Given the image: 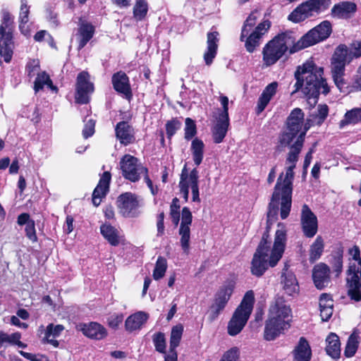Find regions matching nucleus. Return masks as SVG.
Here are the masks:
<instances>
[{
  "mask_svg": "<svg viewBox=\"0 0 361 361\" xmlns=\"http://www.w3.org/2000/svg\"><path fill=\"white\" fill-rule=\"evenodd\" d=\"M309 126H304V113L300 108L293 109L286 122V128L279 135V147H289L287 154L285 177L281 173L274 187L273 201H276L281 196L282 216H287L290 207V196L293 192V170L298 161L299 154L303 147L305 137Z\"/></svg>",
  "mask_w": 361,
  "mask_h": 361,
  "instance_id": "f257e3e1",
  "label": "nucleus"
},
{
  "mask_svg": "<svg viewBox=\"0 0 361 361\" xmlns=\"http://www.w3.org/2000/svg\"><path fill=\"white\" fill-rule=\"evenodd\" d=\"M323 68L317 67L313 61H307L302 66H298L295 73L296 82L294 92L302 90L309 99L317 102L319 94H327L329 87L326 80L322 78Z\"/></svg>",
  "mask_w": 361,
  "mask_h": 361,
  "instance_id": "f03ea898",
  "label": "nucleus"
},
{
  "mask_svg": "<svg viewBox=\"0 0 361 361\" xmlns=\"http://www.w3.org/2000/svg\"><path fill=\"white\" fill-rule=\"evenodd\" d=\"M286 242V231L282 228L277 229L273 248L271 252L261 251L257 248L251 262L250 271L252 275L262 276L269 266L274 267L282 257Z\"/></svg>",
  "mask_w": 361,
  "mask_h": 361,
  "instance_id": "7ed1b4c3",
  "label": "nucleus"
},
{
  "mask_svg": "<svg viewBox=\"0 0 361 361\" xmlns=\"http://www.w3.org/2000/svg\"><path fill=\"white\" fill-rule=\"evenodd\" d=\"M292 311L281 296H276L270 305L269 319L264 328V338L273 341L290 327Z\"/></svg>",
  "mask_w": 361,
  "mask_h": 361,
  "instance_id": "20e7f679",
  "label": "nucleus"
},
{
  "mask_svg": "<svg viewBox=\"0 0 361 361\" xmlns=\"http://www.w3.org/2000/svg\"><path fill=\"white\" fill-rule=\"evenodd\" d=\"M258 10L253 11L247 18L242 27L240 40L245 42V47L249 53H253L257 47L260 45L262 36L269 30L271 23L266 20L256 25L257 20L259 17Z\"/></svg>",
  "mask_w": 361,
  "mask_h": 361,
  "instance_id": "39448f33",
  "label": "nucleus"
},
{
  "mask_svg": "<svg viewBox=\"0 0 361 361\" xmlns=\"http://www.w3.org/2000/svg\"><path fill=\"white\" fill-rule=\"evenodd\" d=\"M351 259L347 270L348 293L352 300H361V257L358 246L354 245L348 250Z\"/></svg>",
  "mask_w": 361,
  "mask_h": 361,
  "instance_id": "423d86ee",
  "label": "nucleus"
},
{
  "mask_svg": "<svg viewBox=\"0 0 361 361\" xmlns=\"http://www.w3.org/2000/svg\"><path fill=\"white\" fill-rule=\"evenodd\" d=\"M254 302V293L252 290H248L228 322V333L229 335L236 336L242 331L252 311Z\"/></svg>",
  "mask_w": 361,
  "mask_h": 361,
  "instance_id": "0eeeda50",
  "label": "nucleus"
},
{
  "mask_svg": "<svg viewBox=\"0 0 361 361\" xmlns=\"http://www.w3.org/2000/svg\"><path fill=\"white\" fill-rule=\"evenodd\" d=\"M14 17L6 10L1 11V24L0 25V56L8 63L13 56L14 44L13 31L14 30Z\"/></svg>",
  "mask_w": 361,
  "mask_h": 361,
  "instance_id": "6e6552de",
  "label": "nucleus"
},
{
  "mask_svg": "<svg viewBox=\"0 0 361 361\" xmlns=\"http://www.w3.org/2000/svg\"><path fill=\"white\" fill-rule=\"evenodd\" d=\"M332 32L331 24L329 20H324L319 25L310 30L293 46L290 52L315 44L327 39Z\"/></svg>",
  "mask_w": 361,
  "mask_h": 361,
  "instance_id": "1a4fd4ad",
  "label": "nucleus"
},
{
  "mask_svg": "<svg viewBox=\"0 0 361 361\" xmlns=\"http://www.w3.org/2000/svg\"><path fill=\"white\" fill-rule=\"evenodd\" d=\"M288 35L282 33L269 41L263 49V61L267 66L274 64L288 50Z\"/></svg>",
  "mask_w": 361,
  "mask_h": 361,
  "instance_id": "9d476101",
  "label": "nucleus"
},
{
  "mask_svg": "<svg viewBox=\"0 0 361 361\" xmlns=\"http://www.w3.org/2000/svg\"><path fill=\"white\" fill-rule=\"evenodd\" d=\"M120 169L123 178L133 183L138 182L142 173L148 172L137 158L130 154H125L119 161Z\"/></svg>",
  "mask_w": 361,
  "mask_h": 361,
  "instance_id": "9b49d317",
  "label": "nucleus"
},
{
  "mask_svg": "<svg viewBox=\"0 0 361 361\" xmlns=\"http://www.w3.org/2000/svg\"><path fill=\"white\" fill-rule=\"evenodd\" d=\"M273 197L274 193L272 194L271 201L269 204V208H268V212H267V231H265L263 234L262 238L257 247V248H261V251L268 252H271V250H270V245L271 241L268 240L269 238V228L270 226H271L276 220L277 216L279 211V205H281L280 207V216L282 219H286L290 212V209L288 210V213L287 216H282L281 215V211H282V204H283V199L281 196H280V198L277 200L276 201H273ZM292 204V195L290 196V205ZM290 209H291V206L290 207Z\"/></svg>",
  "mask_w": 361,
  "mask_h": 361,
  "instance_id": "f8f14e48",
  "label": "nucleus"
},
{
  "mask_svg": "<svg viewBox=\"0 0 361 361\" xmlns=\"http://www.w3.org/2000/svg\"><path fill=\"white\" fill-rule=\"evenodd\" d=\"M325 1H303L288 16V20L300 23L310 16L319 13L325 8Z\"/></svg>",
  "mask_w": 361,
  "mask_h": 361,
  "instance_id": "ddd939ff",
  "label": "nucleus"
},
{
  "mask_svg": "<svg viewBox=\"0 0 361 361\" xmlns=\"http://www.w3.org/2000/svg\"><path fill=\"white\" fill-rule=\"evenodd\" d=\"M90 75L87 71L80 72L76 80L75 100L78 104H87L90 94L94 92V85L90 81Z\"/></svg>",
  "mask_w": 361,
  "mask_h": 361,
  "instance_id": "4468645a",
  "label": "nucleus"
},
{
  "mask_svg": "<svg viewBox=\"0 0 361 361\" xmlns=\"http://www.w3.org/2000/svg\"><path fill=\"white\" fill-rule=\"evenodd\" d=\"M233 285L228 283L222 286L214 295V303L211 306L209 318L215 320L220 312L225 308L233 291Z\"/></svg>",
  "mask_w": 361,
  "mask_h": 361,
  "instance_id": "2eb2a0df",
  "label": "nucleus"
},
{
  "mask_svg": "<svg viewBox=\"0 0 361 361\" xmlns=\"http://www.w3.org/2000/svg\"><path fill=\"white\" fill-rule=\"evenodd\" d=\"M300 224L302 233L306 238H312L317 234L318 231L317 217L306 204L302 207Z\"/></svg>",
  "mask_w": 361,
  "mask_h": 361,
  "instance_id": "dca6fc26",
  "label": "nucleus"
},
{
  "mask_svg": "<svg viewBox=\"0 0 361 361\" xmlns=\"http://www.w3.org/2000/svg\"><path fill=\"white\" fill-rule=\"evenodd\" d=\"M192 216L189 208L185 207L182 209L181 223L179 228L180 235V245L185 254L189 253L190 250V226L192 224Z\"/></svg>",
  "mask_w": 361,
  "mask_h": 361,
  "instance_id": "f3484780",
  "label": "nucleus"
},
{
  "mask_svg": "<svg viewBox=\"0 0 361 361\" xmlns=\"http://www.w3.org/2000/svg\"><path fill=\"white\" fill-rule=\"evenodd\" d=\"M117 204L123 215L128 217L134 216L139 207L137 197L130 192L121 195L118 197Z\"/></svg>",
  "mask_w": 361,
  "mask_h": 361,
  "instance_id": "a211bd4d",
  "label": "nucleus"
},
{
  "mask_svg": "<svg viewBox=\"0 0 361 361\" xmlns=\"http://www.w3.org/2000/svg\"><path fill=\"white\" fill-rule=\"evenodd\" d=\"M111 83L115 91L124 98L130 99L132 97L129 78L126 73L123 71L115 73L111 77Z\"/></svg>",
  "mask_w": 361,
  "mask_h": 361,
  "instance_id": "6ab92c4d",
  "label": "nucleus"
},
{
  "mask_svg": "<svg viewBox=\"0 0 361 361\" xmlns=\"http://www.w3.org/2000/svg\"><path fill=\"white\" fill-rule=\"evenodd\" d=\"M312 279L317 288L327 287L331 283L329 267L323 262L316 264L312 269Z\"/></svg>",
  "mask_w": 361,
  "mask_h": 361,
  "instance_id": "aec40b11",
  "label": "nucleus"
},
{
  "mask_svg": "<svg viewBox=\"0 0 361 361\" xmlns=\"http://www.w3.org/2000/svg\"><path fill=\"white\" fill-rule=\"evenodd\" d=\"M116 137L120 143L127 146L135 141L134 128L127 121H120L115 127Z\"/></svg>",
  "mask_w": 361,
  "mask_h": 361,
  "instance_id": "412c9836",
  "label": "nucleus"
},
{
  "mask_svg": "<svg viewBox=\"0 0 361 361\" xmlns=\"http://www.w3.org/2000/svg\"><path fill=\"white\" fill-rule=\"evenodd\" d=\"M78 25V49H82L92 38L95 28L90 23L83 20L82 18H79Z\"/></svg>",
  "mask_w": 361,
  "mask_h": 361,
  "instance_id": "4be33fe9",
  "label": "nucleus"
},
{
  "mask_svg": "<svg viewBox=\"0 0 361 361\" xmlns=\"http://www.w3.org/2000/svg\"><path fill=\"white\" fill-rule=\"evenodd\" d=\"M199 184V171L197 168H194L189 171L185 164L181 171L180 175V181L178 187L185 188L190 189L192 186Z\"/></svg>",
  "mask_w": 361,
  "mask_h": 361,
  "instance_id": "5701e85b",
  "label": "nucleus"
},
{
  "mask_svg": "<svg viewBox=\"0 0 361 361\" xmlns=\"http://www.w3.org/2000/svg\"><path fill=\"white\" fill-rule=\"evenodd\" d=\"M219 32H209L207 33V50L204 54V60L207 66H210L214 59L216 57L218 49L219 42Z\"/></svg>",
  "mask_w": 361,
  "mask_h": 361,
  "instance_id": "b1692460",
  "label": "nucleus"
},
{
  "mask_svg": "<svg viewBox=\"0 0 361 361\" xmlns=\"http://www.w3.org/2000/svg\"><path fill=\"white\" fill-rule=\"evenodd\" d=\"M278 86L277 82H272L264 88L257 101L256 108L257 114H261L264 110L272 97L276 94Z\"/></svg>",
  "mask_w": 361,
  "mask_h": 361,
  "instance_id": "393cba45",
  "label": "nucleus"
},
{
  "mask_svg": "<svg viewBox=\"0 0 361 361\" xmlns=\"http://www.w3.org/2000/svg\"><path fill=\"white\" fill-rule=\"evenodd\" d=\"M294 361H310L312 357L310 345L304 337H300L298 343L293 350Z\"/></svg>",
  "mask_w": 361,
  "mask_h": 361,
  "instance_id": "a878e982",
  "label": "nucleus"
},
{
  "mask_svg": "<svg viewBox=\"0 0 361 361\" xmlns=\"http://www.w3.org/2000/svg\"><path fill=\"white\" fill-rule=\"evenodd\" d=\"M81 331L87 337L95 340H102L107 335L106 329L97 322L83 324L81 326Z\"/></svg>",
  "mask_w": 361,
  "mask_h": 361,
  "instance_id": "bb28decb",
  "label": "nucleus"
},
{
  "mask_svg": "<svg viewBox=\"0 0 361 361\" xmlns=\"http://www.w3.org/2000/svg\"><path fill=\"white\" fill-rule=\"evenodd\" d=\"M149 314L145 312L139 311L129 316L125 322L126 331L132 332L139 330L147 322Z\"/></svg>",
  "mask_w": 361,
  "mask_h": 361,
  "instance_id": "cd10ccee",
  "label": "nucleus"
},
{
  "mask_svg": "<svg viewBox=\"0 0 361 361\" xmlns=\"http://www.w3.org/2000/svg\"><path fill=\"white\" fill-rule=\"evenodd\" d=\"M283 288L286 294L293 296L297 294L299 290L298 283L295 274L291 271H283L281 275Z\"/></svg>",
  "mask_w": 361,
  "mask_h": 361,
  "instance_id": "c85d7f7f",
  "label": "nucleus"
},
{
  "mask_svg": "<svg viewBox=\"0 0 361 361\" xmlns=\"http://www.w3.org/2000/svg\"><path fill=\"white\" fill-rule=\"evenodd\" d=\"M356 11V5L352 1H341L334 5L332 8L331 13L334 17L338 18H348L351 13Z\"/></svg>",
  "mask_w": 361,
  "mask_h": 361,
  "instance_id": "c756f323",
  "label": "nucleus"
},
{
  "mask_svg": "<svg viewBox=\"0 0 361 361\" xmlns=\"http://www.w3.org/2000/svg\"><path fill=\"white\" fill-rule=\"evenodd\" d=\"M345 66L346 65L344 64V63L331 59V68L332 78L336 85L340 90L344 87L345 84L343 79Z\"/></svg>",
  "mask_w": 361,
  "mask_h": 361,
  "instance_id": "7c9ffc66",
  "label": "nucleus"
},
{
  "mask_svg": "<svg viewBox=\"0 0 361 361\" xmlns=\"http://www.w3.org/2000/svg\"><path fill=\"white\" fill-rule=\"evenodd\" d=\"M326 342V353L334 359L339 358L341 355V343L338 336L334 333H331L327 336Z\"/></svg>",
  "mask_w": 361,
  "mask_h": 361,
  "instance_id": "2f4dec72",
  "label": "nucleus"
},
{
  "mask_svg": "<svg viewBox=\"0 0 361 361\" xmlns=\"http://www.w3.org/2000/svg\"><path fill=\"white\" fill-rule=\"evenodd\" d=\"M229 126V120H221L219 118H216V123L212 130V137L214 142L216 144L223 142L226 135Z\"/></svg>",
  "mask_w": 361,
  "mask_h": 361,
  "instance_id": "473e14b6",
  "label": "nucleus"
},
{
  "mask_svg": "<svg viewBox=\"0 0 361 361\" xmlns=\"http://www.w3.org/2000/svg\"><path fill=\"white\" fill-rule=\"evenodd\" d=\"M324 250V240L321 235L317 236L310 247L309 261L314 263L320 259Z\"/></svg>",
  "mask_w": 361,
  "mask_h": 361,
  "instance_id": "72a5a7b5",
  "label": "nucleus"
},
{
  "mask_svg": "<svg viewBox=\"0 0 361 361\" xmlns=\"http://www.w3.org/2000/svg\"><path fill=\"white\" fill-rule=\"evenodd\" d=\"M343 247H339L336 250H334L331 255L329 263L331 264L332 271L338 277L343 271Z\"/></svg>",
  "mask_w": 361,
  "mask_h": 361,
  "instance_id": "f704fd0d",
  "label": "nucleus"
},
{
  "mask_svg": "<svg viewBox=\"0 0 361 361\" xmlns=\"http://www.w3.org/2000/svg\"><path fill=\"white\" fill-rule=\"evenodd\" d=\"M100 231L104 238L113 246H117L119 243L118 231L110 224H104L100 227Z\"/></svg>",
  "mask_w": 361,
  "mask_h": 361,
  "instance_id": "c9c22d12",
  "label": "nucleus"
},
{
  "mask_svg": "<svg viewBox=\"0 0 361 361\" xmlns=\"http://www.w3.org/2000/svg\"><path fill=\"white\" fill-rule=\"evenodd\" d=\"M190 149L195 166H200L204 158V144L203 141L195 137L192 141Z\"/></svg>",
  "mask_w": 361,
  "mask_h": 361,
  "instance_id": "e433bc0d",
  "label": "nucleus"
},
{
  "mask_svg": "<svg viewBox=\"0 0 361 361\" xmlns=\"http://www.w3.org/2000/svg\"><path fill=\"white\" fill-rule=\"evenodd\" d=\"M361 122V108H354L348 111L339 123L340 128L348 125H355Z\"/></svg>",
  "mask_w": 361,
  "mask_h": 361,
  "instance_id": "4c0bfd02",
  "label": "nucleus"
},
{
  "mask_svg": "<svg viewBox=\"0 0 361 361\" xmlns=\"http://www.w3.org/2000/svg\"><path fill=\"white\" fill-rule=\"evenodd\" d=\"M353 59L349 48L345 44H340L336 49L331 58V59L344 63L345 65L349 63Z\"/></svg>",
  "mask_w": 361,
  "mask_h": 361,
  "instance_id": "58836bf2",
  "label": "nucleus"
},
{
  "mask_svg": "<svg viewBox=\"0 0 361 361\" xmlns=\"http://www.w3.org/2000/svg\"><path fill=\"white\" fill-rule=\"evenodd\" d=\"M44 85H47L51 90H56V87L53 85L49 75L45 71H43L41 73H39L37 75L34 82L35 92L37 93L39 90H42Z\"/></svg>",
  "mask_w": 361,
  "mask_h": 361,
  "instance_id": "ea45409f",
  "label": "nucleus"
},
{
  "mask_svg": "<svg viewBox=\"0 0 361 361\" xmlns=\"http://www.w3.org/2000/svg\"><path fill=\"white\" fill-rule=\"evenodd\" d=\"M183 332V327L180 324L176 325L172 328L170 337V351H176V348L180 344Z\"/></svg>",
  "mask_w": 361,
  "mask_h": 361,
  "instance_id": "a19ab883",
  "label": "nucleus"
},
{
  "mask_svg": "<svg viewBox=\"0 0 361 361\" xmlns=\"http://www.w3.org/2000/svg\"><path fill=\"white\" fill-rule=\"evenodd\" d=\"M149 6L147 1H136L133 7V17L137 21L145 19L148 12Z\"/></svg>",
  "mask_w": 361,
  "mask_h": 361,
  "instance_id": "79ce46f5",
  "label": "nucleus"
},
{
  "mask_svg": "<svg viewBox=\"0 0 361 361\" xmlns=\"http://www.w3.org/2000/svg\"><path fill=\"white\" fill-rule=\"evenodd\" d=\"M167 269L166 259L162 257H159L153 271V278L154 280H159L164 277Z\"/></svg>",
  "mask_w": 361,
  "mask_h": 361,
  "instance_id": "37998d69",
  "label": "nucleus"
},
{
  "mask_svg": "<svg viewBox=\"0 0 361 361\" xmlns=\"http://www.w3.org/2000/svg\"><path fill=\"white\" fill-rule=\"evenodd\" d=\"M358 348L357 336L355 334H351L348 340L346 346L344 350V355L346 357H353Z\"/></svg>",
  "mask_w": 361,
  "mask_h": 361,
  "instance_id": "c03bdc74",
  "label": "nucleus"
},
{
  "mask_svg": "<svg viewBox=\"0 0 361 361\" xmlns=\"http://www.w3.org/2000/svg\"><path fill=\"white\" fill-rule=\"evenodd\" d=\"M184 138L186 140H192L197 134V126L194 120L186 118L185 120Z\"/></svg>",
  "mask_w": 361,
  "mask_h": 361,
  "instance_id": "a18cd8bd",
  "label": "nucleus"
},
{
  "mask_svg": "<svg viewBox=\"0 0 361 361\" xmlns=\"http://www.w3.org/2000/svg\"><path fill=\"white\" fill-rule=\"evenodd\" d=\"M40 71L39 61L38 59H30L25 66V74L32 79L37 75Z\"/></svg>",
  "mask_w": 361,
  "mask_h": 361,
  "instance_id": "49530a36",
  "label": "nucleus"
},
{
  "mask_svg": "<svg viewBox=\"0 0 361 361\" xmlns=\"http://www.w3.org/2000/svg\"><path fill=\"white\" fill-rule=\"evenodd\" d=\"M152 341L156 350L160 353L166 354V338L164 334L161 332L154 334Z\"/></svg>",
  "mask_w": 361,
  "mask_h": 361,
  "instance_id": "de8ad7c7",
  "label": "nucleus"
},
{
  "mask_svg": "<svg viewBox=\"0 0 361 361\" xmlns=\"http://www.w3.org/2000/svg\"><path fill=\"white\" fill-rule=\"evenodd\" d=\"M111 173L109 171H105L102 175L97 186L95 188V193H97L99 190L103 191L107 193L109 188V183L111 181Z\"/></svg>",
  "mask_w": 361,
  "mask_h": 361,
  "instance_id": "09e8293b",
  "label": "nucleus"
},
{
  "mask_svg": "<svg viewBox=\"0 0 361 361\" xmlns=\"http://www.w3.org/2000/svg\"><path fill=\"white\" fill-rule=\"evenodd\" d=\"M182 123L178 118H173L166 123V132L169 139H171L178 130L181 128Z\"/></svg>",
  "mask_w": 361,
  "mask_h": 361,
  "instance_id": "8fccbe9b",
  "label": "nucleus"
},
{
  "mask_svg": "<svg viewBox=\"0 0 361 361\" xmlns=\"http://www.w3.org/2000/svg\"><path fill=\"white\" fill-rule=\"evenodd\" d=\"M329 114V107L326 104H319L317 106V110L315 114H312V116L315 118V122L317 125H321L326 118L327 117Z\"/></svg>",
  "mask_w": 361,
  "mask_h": 361,
  "instance_id": "3c124183",
  "label": "nucleus"
},
{
  "mask_svg": "<svg viewBox=\"0 0 361 361\" xmlns=\"http://www.w3.org/2000/svg\"><path fill=\"white\" fill-rule=\"evenodd\" d=\"M14 338V333L8 334L0 330V354L4 352L7 347L12 345Z\"/></svg>",
  "mask_w": 361,
  "mask_h": 361,
  "instance_id": "603ef678",
  "label": "nucleus"
},
{
  "mask_svg": "<svg viewBox=\"0 0 361 361\" xmlns=\"http://www.w3.org/2000/svg\"><path fill=\"white\" fill-rule=\"evenodd\" d=\"M240 356V350L233 347L224 353L220 361H238Z\"/></svg>",
  "mask_w": 361,
  "mask_h": 361,
  "instance_id": "864d4df0",
  "label": "nucleus"
},
{
  "mask_svg": "<svg viewBox=\"0 0 361 361\" xmlns=\"http://www.w3.org/2000/svg\"><path fill=\"white\" fill-rule=\"evenodd\" d=\"M219 101L222 106V109L219 113L218 118L221 120H229L228 117V98L226 96L221 95L219 97Z\"/></svg>",
  "mask_w": 361,
  "mask_h": 361,
  "instance_id": "5fc2aeb1",
  "label": "nucleus"
},
{
  "mask_svg": "<svg viewBox=\"0 0 361 361\" xmlns=\"http://www.w3.org/2000/svg\"><path fill=\"white\" fill-rule=\"evenodd\" d=\"M29 8L26 4H22L20 7V16H19V20H20V25L19 28L21 30L22 32H23V27L24 25L26 24L28 20V14H29Z\"/></svg>",
  "mask_w": 361,
  "mask_h": 361,
  "instance_id": "6e6d98bb",
  "label": "nucleus"
},
{
  "mask_svg": "<svg viewBox=\"0 0 361 361\" xmlns=\"http://www.w3.org/2000/svg\"><path fill=\"white\" fill-rule=\"evenodd\" d=\"M63 329L64 327L63 325H54L53 324H49L47 326L45 332L47 333V334H48V336H52L53 338H56L58 337L61 334Z\"/></svg>",
  "mask_w": 361,
  "mask_h": 361,
  "instance_id": "4d7b16f0",
  "label": "nucleus"
},
{
  "mask_svg": "<svg viewBox=\"0 0 361 361\" xmlns=\"http://www.w3.org/2000/svg\"><path fill=\"white\" fill-rule=\"evenodd\" d=\"M25 235L29 240H30L33 243L37 241L35 221H30V223H28V224L25 226Z\"/></svg>",
  "mask_w": 361,
  "mask_h": 361,
  "instance_id": "13d9d810",
  "label": "nucleus"
},
{
  "mask_svg": "<svg viewBox=\"0 0 361 361\" xmlns=\"http://www.w3.org/2000/svg\"><path fill=\"white\" fill-rule=\"evenodd\" d=\"M95 122L92 119H89L85 124V127L82 130V135L87 139L91 137L94 133Z\"/></svg>",
  "mask_w": 361,
  "mask_h": 361,
  "instance_id": "bf43d9fd",
  "label": "nucleus"
},
{
  "mask_svg": "<svg viewBox=\"0 0 361 361\" xmlns=\"http://www.w3.org/2000/svg\"><path fill=\"white\" fill-rule=\"evenodd\" d=\"M19 353L25 358L30 361H47L48 358L47 356L41 354H32L27 353L23 350H20Z\"/></svg>",
  "mask_w": 361,
  "mask_h": 361,
  "instance_id": "052dcab7",
  "label": "nucleus"
},
{
  "mask_svg": "<svg viewBox=\"0 0 361 361\" xmlns=\"http://www.w3.org/2000/svg\"><path fill=\"white\" fill-rule=\"evenodd\" d=\"M123 320V314H114L108 319V324L112 329H116Z\"/></svg>",
  "mask_w": 361,
  "mask_h": 361,
  "instance_id": "680f3d73",
  "label": "nucleus"
},
{
  "mask_svg": "<svg viewBox=\"0 0 361 361\" xmlns=\"http://www.w3.org/2000/svg\"><path fill=\"white\" fill-rule=\"evenodd\" d=\"M333 300L330 295L326 293H322L319 298V308L322 309L326 307H333Z\"/></svg>",
  "mask_w": 361,
  "mask_h": 361,
  "instance_id": "e2e57ef3",
  "label": "nucleus"
},
{
  "mask_svg": "<svg viewBox=\"0 0 361 361\" xmlns=\"http://www.w3.org/2000/svg\"><path fill=\"white\" fill-rule=\"evenodd\" d=\"M350 54H352L353 58H359L361 56V39L360 41H355L351 44L350 48H349Z\"/></svg>",
  "mask_w": 361,
  "mask_h": 361,
  "instance_id": "0e129e2a",
  "label": "nucleus"
},
{
  "mask_svg": "<svg viewBox=\"0 0 361 361\" xmlns=\"http://www.w3.org/2000/svg\"><path fill=\"white\" fill-rule=\"evenodd\" d=\"M333 312V307H326L320 309V316L322 321L327 322L332 316Z\"/></svg>",
  "mask_w": 361,
  "mask_h": 361,
  "instance_id": "69168bd1",
  "label": "nucleus"
},
{
  "mask_svg": "<svg viewBox=\"0 0 361 361\" xmlns=\"http://www.w3.org/2000/svg\"><path fill=\"white\" fill-rule=\"evenodd\" d=\"M34 220L30 219V214L27 213H22L18 216L17 223L19 226H27L30 221Z\"/></svg>",
  "mask_w": 361,
  "mask_h": 361,
  "instance_id": "338daca9",
  "label": "nucleus"
},
{
  "mask_svg": "<svg viewBox=\"0 0 361 361\" xmlns=\"http://www.w3.org/2000/svg\"><path fill=\"white\" fill-rule=\"evenodd\" d=\"M106 192L99 190L97 193H95V189L92 193V203L95 207H98L101 202L102 198L106 195Z\"/></svg>",
  "mask_w": 361,
  "mask_h": 361,
  "instance_id": "774afa93",
  "label": "nucleus"
}]
</instances>
